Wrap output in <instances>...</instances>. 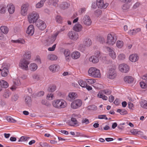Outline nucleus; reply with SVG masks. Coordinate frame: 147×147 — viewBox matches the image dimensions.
I'll return each instance as SVG.
<instances>
[{"instance_id":"nucleus-55","label":"nucleus","mask_w":147,"mask_h":147,"mask_svg":"<svg viewBox=\"0 0 147 147\" xmlns=\"http://www.w3.org/2000/svg\"><path fill=\"white\" fill-rule=\"evenodd\" d=\"M64 54L65 57H67L69 56L70 54V52L69 50L66 49L64 51Z\"/></svg>"},{"instance_id":"nucleus-26","label":"nucleus","mask_w":147,"mask_h":147,"mask_svg":"<svg viewBox=\"0 0 147 147\" xmlns=\"http://www.w3.org/2000/svg\"><path fill=\"white\" fill-rule=\"evenodd\" d=\"M59 68V67L56 65H52L49 67V69L51 71L54 73L57 71Z\"/></svg>"},{"instance_id":"nucleus-7","label":"nucleus","mask_w":147,"mask_h":147,"mask_svg":"<svg viewBox=\"0 0 147 147\" xmlns=\"http://www.w3.org/2000/svg\"><path fill=\"white\" fill-rule=\"evenodd\" d=\"M82 23L87 26H89L92 24V21L88 16L86 15L82 18Z\"/></svg>"},{"instance_id":"nucleus-3","label":"nucleus","mask_w":147,"mask_h":147,"mask_svg":"<svg viewBox=\"0 0 147 147\" xmlns=\"http://www.w3.org/2000/svg\"><path fill=\"white\" fill-rule=\"evenodd\" d=\"M52 104L54 107L57 108H64L67 105L65 101L59 100H54Z\"/></svg>"},{"instance_id":"nucleus-33","label":"nucleus","mask_w":147,"mask_h":147,"mask_svg":"<svg viewBox=\"0 0 147 147\" xmlns=\"http://www.w3.org/2000/svg\"><path fill=\"white\" fill-rule=\"evenodd\" d=\"M8 73V69L7 68L4 67L2 69L1 75L3 77L6 76Z\"/></svg>"},{"instance_id":"nucleus-58","label":"nucleus","mask_w":147,"mask_h":147,"mask_svg":"<svg viewBox=\"0 0 147 147\" xmlns=\"http://www.w3.org/2000/svg\"><path fill=\"white\" fill-rule=\"evenodd\" d=\"M98 118L100 119H105L106 120L108 119L106 117V115H100L98 116Z\"/></svg>"},{"instance_id":"nucleus-46","label":"nucleus","mask_w":147,"mask_h":147,"mask_svg":"<svg viewBox=\"0 0 147 147\" xmlns=\"http://www.w3.org/2000/svg\"><path fill=\"white\" fill-rule=\"evenodd\" d=\"M11 94V93L9 90H6L3 95V96L5 98H8Z\"/></svg>"},{"instance_id":"nucleus-54","label":"nucleus","mask_w":147,"mask_h":147,"mask_svg":"<svg viewBox=\"0 0 147 147\" xmlns=\"http://www.w3.org/2000/svg\"><path fill=\"white\" fill-rule=\"evenodd\" d=\"M78 49L80 50L81 52H84L85 50V46L83 44H81L80 45Z\"/></svg>"},{"instance_id":"nucleus-28","label":"nucleus","mask_w":147,"mask_h":147,"mask_svg":"<svg viewBox=\"0 0 147 147\" xmlns=\"http://www.w3.org/2000/svg\"><path fill=\"white\" fill-rule=\"evenodd\" d=\"M69 4L67 2H63L60 5V7L62 9H65L69 7Z\"/></svg>"},{"instance_id":"nucleus-2","label":"nucleus","mask_w":147,"mask_h":147,"mask_svg":"<svg viewBox=\"0 0 147 147\" xmlns=\"http://www.w3.org/2000/svg\"><path fill=\"white\" fill-rule=\"evenodd\" d=\"M89 75L94 78H100L101 76L100 71L99 69L95 67H91L88 71Z\"/></svg>"},{"instance_id":"nucleus-52","label":"nucleus","mask_w":147,"mask_h":147,"mask_svg":"<svg viewBox=\"0 0 147 147\" xmlns=\"http://www.w3.org/2000/svg\"><path fill=\"white\" fill-rule=\"evenodd\" d=\"M47 98L49 100H51L54 98L53 95L52 93H49L47 94Z\"/></svg>"},{"instance_id":"nucleus-9","label":"nucleus","mask_w":147,"mask_h":147,"mask_svg":"<svg viewBox=\"0 0 147 147\" xmlns=\"http://www.w3.org/2000/svg\"><path fill=\"white\" fill-rule=\"evenodd\" d=\"M58 34L59 32H57L51 37L49 38L46 41V45H49L53 43L56 39V37Z\"/></svg>"},{"instance_id":"nucleus-35","label":"nucleus","mask_w":147,"mask_h":147,"mask_svg":"<svg viewBox=\"0 0 147 147\" xmlns=\"http://www.w3.org/2000/svg\"><path fill=\"white\" fill-rule=\"evenodd\" d=\"M6 7L5 5H0V13L2 14L5 13L6 11Z\"/></svg>"},{"instance_id":"nucleus-51","label":"nucleus","mask_w":147,"mask_h":147,"mask_svg":"<svg viewBox=\"0 0 147 147\" xmlns=\"http://www.w3.org/2000/svg\"><path fill=\"white\" fill-rule=\"evenodd\" d=\"M123 43L122 41L118 40L117 42L116 45L118 47L121 48L123 47Z\"/></svg>"},{"instance_id":"nucleus-44","label":"nucleus","mask_w":147,"mask_h":147,"mask_svg":"<svg viewBox=\"0 0 147 147\" xmlns=\"http://www.w3.org/2000/svg\"><path fill=\"white\" fill-rule=\"evenodd\" d=\"M75 137H79L80 138H82L83 137H87L89 138L90 137L84 135V134L80 133L79 132H76L75 134Z\"/></svg>"},{"instance_id":"nucleus-17","label":"nucleus","mask_w":147,"mask_h":147,"mask_svg":"<svg viewBox=\"0 0 147 147\" xmlns=\"http://www.w3.org/2000/svg\"><path fill=\"white\" fill-rule=\"evenodd\" d=\"M7 120L9 122L12 123H16L18 122V123L21 122V120L18 117H15L14 118H13L11 116H8L6 118Z\"/></svg>"},{"instance_id":"nucleus-15","label":"nucleus","mask_w":147,"mask_h":147,"mask_svg":"<svg viewBox=\"0 0 147 147\" xmlns=\"http://www.w3.org/2000/svg\"><path fill=\"white\" fill-rule=\"evenodd\" d=\"M70 139H65V138H57L56 139V138H53V140H50V143L52 144H55L57 143L58 142H63L64 141H67L69 142H72L73 141L69 140ZM59 143H62V142H59Z\"/></svg>"},{"instance_id":"nucleus-18","label":"nucleus","mask_w":147,"mask_h":147,"mask_svg":"<svg viewBox=\"0 0 147 147\" xmlns=\"http://www.w3.org/2000/svg\"><path fill=\"white\" fill-rule=\"evenodd\" d=\"M34 32V28L33 25H30L27 28L26 32L30 36H32Z\"/></svg>"},{"instance_id":"nucleus-40","label":"nucleus","mask_w":147,"mask_h":147,"mask_svg":"<svg viewBox=\"0 0 147 147\" xmlns=\"http://www.w3.org/2000/svg\"><path fill=\"white\" fill-rule=\"evenodd\" d=\"M141 31V29L138 28L136 29V30L133 29L132 30H130L129 32V34H131V35H134L137 32H140Z\"/></svg>"},{"instance_id":"nucleus-61","label":"nucleus","mask_w":147,"mask_h":147,"mask_svg":"<svg viewBox=\"0 0 147 147\" xmlns=\"http://www.w3.org/2000/svg\"><path fill=\"white\" fill-rule=\"evenodd\" d=\"M129 5H128L125 4L122 5V8L123 10H125L128 9L129 8Z\"/></svg>"},{"instance_id":"nucleus-50","label":"nucleus","mask_w":147,"mask_h":147,"mask_svg":"<svg viewBox=\"0 0 147 147\" xmlns=\"http://www.w3.org/2000/svg\"><path fill=\"white\" fill-rule=\"evenodd\" d=\"M13 41V42L15 43H20L21 44H24L25 42L23 39H19L18 40H12Z\"/></svg>"},{"instance_id":"nucleus-13","label":"nucleus","mask_w":147,"mask_h":147,"mask_svg":"<svg viewBox=\"0 0 147 147\" xmlns=\"http://www.w3.org/2000/svg\"><path fill=\"white\" fill-rule=\"evenodd\" d=\"M68 35L69 38L71 39L76 40L78 38V33L74 31L69 32Z\"/></svg>"},{"instance_id":"nucleus-24","label":"nucleus","mask_w":147,"mask_h":147,"mask_svg":"<svg viewBox=\"0 0 147 147\" xmlns=\"http://www.w3.org/2000/svg\"><path fill=\"white\" fill-rule=\"evenodd\" d=\"M89 61L94 63H97L99 61L98 58L96 55H92L89 58Z\"/></svg>"},{"instance_id":"nucleus-21","label":"nucleus","mask_w":147,"mask_h":147,"mask_svg":"<svg viewBox=\"0 0 147 147\" xmlns=\"http://www.w3.org/2000/svg\"><path fill=\"white\" fill-rule=\"evenodd\" d=\"M68 125L71 126H74L75 125L78 126V122L76 119L74 118H71V120L68 122Z\"/></svg>"},{"instance_id":"nucleus-12","label":"nucleus","mask_w":147,"mask_h":147,"mask_svg":"<svg viewBox=\"0 0 147 147\" xmlns=\"http://www.w3.org/2000/svg\"><path fill=\"white\" fill-rule=\"evenodd\" d=\"M117 76L115 69H109L107 76V77L110 79H114Z\"/></svg>"},{"instance_id":"nucleus-64","label":"nucleus","mask_w":147,"mask_h":147,"mask_svg":"<svg viewBox=\"0 0 147 147\" xmlns=\"http://www.w3.org/2000/svg\"><path fill=\"white\" fill-rule=\"evenodd\" d=\"M33 78L34 79L36 80H38L40 79L39 76L37 74L34 75L33 76Z\"/></svg>"},{"instance_id":"nucleus-49","label":"nucleus","mask_w":147,"mask_h":147,"mask_svg":"<svg viewBox=\"0 0 147 147\" xmlns=\"http://www.w3.org/2000/svg\"><path fill=\"white\" fill-rule=\"evenodd\" d=\"M31 57V55L30 53H26L24 55V58L23 59H26L29 60Z\"/></svg>"},{"instance_id":"nucleus-4","label":"nucleus","mask_w":147,"mask_h":147,"mask_svg":"<svg viewBox=\"0 0 147 147\" xmlns=\"http://www.w3.org/2000/svg\"><path fill=\"white\" fill-rule=\"evenodd\" d=\"M117 35L114 33L109 34L107 36V41L106 43L111 45H113L117 40Z\"/></svg>"},{"instance_id":"nucleus-45","label":"nucleus","mask_w":147,"mask_h":147,"mask_svg":"<svg viewBox=\"0 0 147 147\" xmlns=\"http://www.w3.org/2000/svg\"><path fill=\"white\" fill-rule=\"evenodd\" d=\"M56 87L55 85L50 86L48 89V91L50 92H53L56 89Z\"/></svg>"},{"instance_id":"nucleus-8","label":"nucleus","mask_w":147,"mask_h":147,"mask_svg":"<svg viewBox=\"0 0 147 147\" xmlns=\"http://www.w3.org/2000/svg\"><path fill=\"white\" fill-rule=\"evenodd\" d=\"M119 69L121 72L126 73L129 71V68L127 65L124 63H123L119 65Z\"/></svg>"},{"instance_id":"nucleus-11","label":"nucleus","mask_w":147,"mask_h":147,"mask_svg":"<svg viewBox=\"0 0 147 147\" xmlns=\"http://www.w3.org/2000/svg\"><path fill=\"white\" fill-rule=\"evenodd\" d=\"M96 4L98 7L100 8L105 9L108 6V3H104L103 0H96Z\"/></svg>"},{"instance_id":"nucleus-60","label":"nucleus","mask_w":147,"mask_h":147,"mask_svg":"<svg viewBox=\"0 0 147 147\" xmlns=\"http://www.w3.org/2000/svg\"><path fill=\"white\" fill-rule=\"evenodd\" d=\"M18 98V96L16 94H14L12 97V100L13 101H16Z\"/></svg>"},{"instance_id":"nucleus-22","label":"nucleus","mask_w":147,"mask_h":147,"mask_svg":"<svg viewBox=\"0 0 147 147\" xmlns=\"http://www.w3.org/2000/svg\"><path fill=\"white\" fill-rule=\"evenodd\" d=\"M8 8V11L10 14L13 13L15 11V7L14 5L12 3H10L8 4L7 6Z\"/></svg>"},{"instance_id":"nucleus-29","label":"nucleus","mask_w":147,"mask_h":147,"mask_svg":"<svg viewBox=\"0 0 147 147\" xmlns=\"http://www.w3.org/2000/svg\"><path fill=\"white\" fill-rule=\"evenodd\" d=\"M80 56V54L78 52H73L71 55V57L72 58L76 59L79 58Z\"/></svg>"},{"instance_id":"nucleus-19","label":"nucleus","mask_w":147,"mask_h":147,"mask_svg":"<svg viewBox=\"0 0 147 147\" xmlns=\"http://www.w3.org/2000/svg\"><path fill=\"white\" fill-rule=\"evenodd\" d=\"M107 50L109 52V56L113 59H115L116 57V55L114 51L111 49L107 47Z\"/></svg>"},{"instance_id":"nucleus-23","label":"nucleus","mask_w":147,"mask_h":147,"mask_svg":"<svg viewBox=\"0 0 147 147\" xmlns=\"http://www.w3.org/2000/svg\"><path fill=\"white\" fill-rule=\"evenodd\" d=\"M13 82L14 85L10 88L12 90L16 89V86H18L20 84V81L18 78L13 80Z\"/></svg>"},{"instance_id":"nucleus-53","label":"nucleus","mask_w":147,"mask_h":147,"mask_svg":"<svg viewBox=\"0 0 147 147\" xmlns=\"http://www.w3.org/2000/svg\"><path fill=\"white\" fill-rule=\"evenodd\" d=\"M87 109L89 110H96L97 109V107L94 105H92L88 106Z\"/></svg>"},{"instance_id":"nucleus-30","label":"nucleus","mask_w":147,"mask_h":147,"mask_svg":"<svg viewBox=\"0 0 147 147\" xmlns=\"http://www.w3.org/2000/svg\"><path fill=\"white\" fill-rule=\"evenodd\" d=\"M0 86L2 88H7L8 86V83L3 80H1L0 82Z\"/></svg>"},{"instance_id":"nucleus-6","label":"nucleus","mask_w":147,"mask_h":147,"mask_svg":"<svg viewBox=\"0 0 147 147\" xmlns=\"http://www.w3.org/2000/svg\"><path fill=\"white\" fill-rule=\"evenodd\" d=\"M82 104V101L80 99H77L74 101L71 104V107L74 109H76L80 107Z\"/></svg>"},{"instance_id":"nucleus-57","label":"nucleus","mask_w":147,"mask_h":147,"mask_svg":"<svg viewBox=\"0 0 147 147\" xmlns=\"http://www.w3.org/2000/svg\"><path fill=\"white\" fill-rule=\"evenodd\" d=\"M86 81L88 84H92L94 83L95 81V80L92 79H86Z\"/></svg>"},{"instance_id":"nucleus-32","label":"nucleus","mask_w":147,"mask_h":147,"mask_svg":"<svg viewBox=\"0 0 147 147\" xmlns=\"http://www.w3.org/2000/svg\"><path fill=\"white\" fill-rule=\"evenodd\" d=\"M0 29L3 34H6L8 32L9 29L8 28L5 26H2L0 28Z\"/></svg>"},{"instance_id":"nucleus-10","label":"nucleus","mask_w":147,"mask_h":147,"mask_svg":"<svg viewBox=\"0 0 147 147\" xmlns=\"http://www.w3.org/2000/svg\"><path fill=\"white\" fill-rule=\"evenodd\" d=\"M36 24L37 27L41 30H43L46 27L45 23L43 21L40 20H39L36 22Z\"/></svg>"},{"instance_id":"nucleus-38","label":"nucleus","mask_w":147,"mask_h":147,"mask_svg":"<svg viewBox=\"0 0 147 147\" xmlns=\"http://www.w3.org/2000/svg\"><path fill=\"white\" fill-rule=\"evenodd\" d=\"M29 68L31 70L34 71L37 68V66L35 63H31L30 65Z\"/></svg>"},{"instance_id":"nucleus-37","label":"nucleus","mask_w":147,"mask_h":147,"mask_svg":"<svg viewBox=\"0 0 147 147\" xmlns=\"http://www.w3.org/2000/svg\"><path fill=\"white\" fill-rule=\"evenodd\" d=\"M140 104L141 107L145 109H147V101L144 100L140 102Z\"/></svg>"},{"instance_id":"nucleus-48","label":"nucleus","mask_w":147,"mask_h":147,"mask_svg":"<svg viewBox=\"0 0 147 147\" xmlns=\"http://www.w3.org/2000/svg\"><path fill=\"white\" fill-rule=\"evenodd\" d=\"M41 103L42 105H44L47 107H49L51 106V104L46 100H42Z\"/></svg>"},{"instance_id":"nucleus-16","label":"nucleus","mask_w":147,"mask_h":147,"mask_svg":"<svg viewBox=\"0 0 147 147\" xmlns=\"http://www.w3.org/2000/svg\"><path fill=\"white\" fill-rule=\"evenodd\" d=\"M77 94L75 92H70L67 97V99L69 101H71L77 98Z\"/></svg>"},{"instance_id":"nucleus-5","label":"nucleus","mask_w":147,"mask_h":147,"mask_svg":"<svg viewBox=\"0 0 147 147\" xmlns=\"http://www.w3.org/2000/svg\"><path fill=\"white\" fill-rule=\"evenodd\" d=\"M29 63V61L24 59H22L19 63V66L23 69L27 70L28 69V65Z\"/></svg>"},{"instance_id":"nucleus-42","label":"nucleus","mask_w":147,"mask_h":147,"mask_svg":"<svg viewBox=\"0 0 147 147\" xmlns=\"http://www.w3.org/2000/svg\"><path fill=\"white\" fill-rule=\"evenodd\" d=\"M79 84L83 88L86 87L87 86V84L86 82L82 80H80L78 82Z\"/></svg>"},{"instance_id":"nucleus-39","label":"nucleus","mask_w":147,"mask_h":147,"mask_svg":"<svg viewBox=\"0 0 147 147\" xmlns=\"http://www.w3.org/2000/svg\"><path fill=\"white\" fill-rule=\"evenodd\" d=\"M25 102L26 103L29 105H30L31 103L32 100L31 98L29 96H26L25 97Z\"/></svg>"},{"instance_id":"nucleus-56","label":"nucleus","mask_w":147,"mask_h":147,"mask_svg":"<svg viewBox=\"0 0 147 147\" xmlns=\"http://www.w3.org/2000/svg\"><path fill=\"white\" fill-rule=\"evenodd\" d=\"M56 19L57 22L59 23H61L62 21V18L61 17L59 16H56Z\"/></svg>"},{"instance_id":"nucleus-59","label":"nucleus","mask_w":147,"mask_h":147,"mask_svg":"<svg viewBox=\"0 0 147 147\" xmlns=\"http://www.w3.org/2000/svg\"><path fill=\"white\" fill-rule=\"evenodd\" d=\"M140 85L141 87L143 88H145L146 87V84L144 82H141Z\"/></svg>"},{"instance_id":"nucleus-1","label":"nucleus","mask_w":147,"mask_h":147,"mask_svg":"<svg viewBox=\"0 0 147 147\" xmlns=\"http://www.w3.org/2000/svg\"><path fill=\"white\" fill-rule=\"evenodd\" d=\"M39 18L38 13L35 11H33L28 16V21L30 23H34Z\"/></svg>"},{"instance_id":"nucleus-25","label":"nucleus","mask_w":147,"mask_h":147,"mask_svg":"<svg viewBox=\"0 0 147 147\" xmlns=\"http://www.w3.org/2000/svg\"><path fill=\"white\" fill-rule=\"evenodd\" d=\"M82 25L78 23L75 24L73 27V29L76 32H80L82 30Z\"/></svg>"},{"instance_id":"nucleus-62","label":"nucleus","mask_w":147,"mask_h":147,"mask_svg":"<svg viewBox=\"0 0 147 147\" xmlns=\"http://www.w3.org/2000/svg\"><path fill=\"white\" fill-rule=\"evenodd\" d=\"M140 3L139 2L136 3L133 7V9H136L140 6Z\"/></svg>"},{"instance_id":"nucleus-47","label":"nucleus","mask_w":147,"mask_h":147,"mask_svg":"<svg viewBox=\"0 0 147 147\" xmlns=\"http://www.w3.org/2000/svg\"><path fill=\"white\" fill-rule=\"evenodd\" d=\"M100 92H102L103 93H104L107 95H110L111 93V91L109 89L101 90Z\"/></svg>"},{"instance_id":"nucleus-36","label":"nucleus","mask_w":147,"mask_h":147,"mask_svg":"<svg viewBox=\"0 0 147 147\" xmlns=\"http://www.w3.org/2000/svg\"><path fill=\"white\" fill-rule=\"evenodd\" d=\"M102 92H100L98 93L97 94V96L99 98H102L103 100H107L108 99L107 97L103 95Z\"/></svg>"},{"instance_id":"nucleus-34","label":"nucleus","mask_w":147,"mask_h":147,"mask_svg":"<svg viewBox=\"0 0 147 147\" xmlns=\"http://www.w3.org/2000/svg\"><path fill=\"white\" fill-rule=\"evenodd\" d=\"M47 58L48 59L50 60H55L57 59V57L55 55L51 54L48 55Z\"/></svg>"},{"instance_id":"nucleus-43","label":"nucleus","mask_w":147,"mask_h":147,"mask_svg":"<svg viewBox=\"0 0 147 147\" xmlns=\"http://www.w3.org/2000/svg\"><path fill=\"white\" fill-rule=\"evenodd\" d=\"M117 112L120 113L121 115H126L127 114V111L124 109H118L117 110Z\"/></svg>"},{"instance_id":"nucleus-20","label":"nucleus","mask_w":147,"mask_h":147,"mask_svg":"<svg viewBox=\"0 0 147 147\" xmlns=\"http://www.w3.org/2000/svg\"><path fill=\"white\" fill-rule=\"evenodd\" d=\"M129 60L132 62H135L137 61L138 59V55L137 54H133L131 55L129 57Z\"/></svg>"},{"instance_id":"nucleus-27","label":"nucleus","mask_w":147,"mask_h":147,"mask_svg":"<svg viewBox=\"0 0 147 147\" xmlns=\"http://www.w3.org/2000/svg\"><path fill=\"white\" fill-rule=\"evenodd\" d=\"M125 82L128 83H131L133 82V79L132 77L130 76H126L124 78Z\"/></svg>"},{"instance_id":"nucleus-14","label":"nucleus","mask_w":147,"mask_h":147,"mask_svg":"<svg viewBox=\"0 0 147 147\" xmlns=\"http://www.w3.org/2000/svg\"><path fill=\"white\" fill-rule=\"evenodd\" d=\"M28 6L29 5L28 4H25L22 5L21 10V13L22 15L24 16L27 14Z\"/></svg>"},{"instance_id":"nucleus-63","label":"nucleus","mask_w":147,"mask_h":147,"mask_svg":"<svg viewBox=\"0 0 147 147\" xmlns=\"http://www.w3.org/2000/svg\"><path fill=\"white\" fill-rule=\"evenodd\" d=\"M118 58L119 60H122L125 58V56L123 54H121L119 55Z\"/></svg>"},{"instance_id":"nucleus-41","label":"nucleus","mask_w":147,"mask_h":147,"mask_svg":"<svg viewBox=\"0 0 147 147\" xmlns=\"http://www.w3.org/2000/svg\"><path fill=\"white\" fill-rule=\"evenodd\" d=\"M92 41L89 38H86L85 40L84 44L86 46H89L92 44Z\"/></svg>"},{"instance_id":"nucleus-31","label":"nucleus","mask_w":147,"mask_h":147,"mask_svg":"<svg viewBox=\"0 0 147 147\" xmlns=\"http://www.w3.org/2000/svg\"><path fill=\"white\" fill-rule=\"evenodd\" d=\"M58 0H48V4L49 5H52L54 6H56L58 5L57 3Z\"/></svg>"}]
</instances>
